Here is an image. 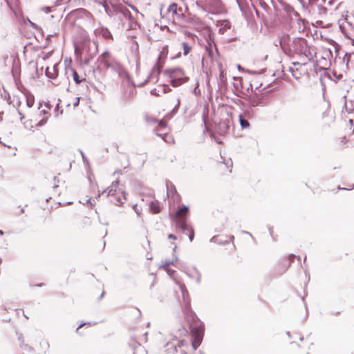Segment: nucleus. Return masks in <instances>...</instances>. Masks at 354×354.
<instances>
[{"instance_id": "nucleus-1", "label": "nucleus", "mask_w": 354, "mask_h": 354, "mask_svg": "<svg viewBox=\"0 0 354 354\" xmlns=\"http://www.w3.org/2000/svg\"><path fill=\"white\" fill-rule=\"evenodd\" d=\"M290 50L299 56L301 61L311 62L316 57V48L303 37L293 38Z\"/></svg>"}, {"instance_id": "nucleus-2", "label": "nucleus", "mask_w": 354, "mask_h": 354, "mask_svg": "<svg viewBox=\"0 0 354 354\" xmlns=\"http://www.w3.org/2000/svg\"><path fill=\"white\" fill-rule=\"evenodd\" d=\"M99 63L106 69L110 70L113 73L121 79L127 77V73L124 68L115 58L112 57L109 51L104 52L98 57Z\"/></svg>"}, {"instance_id": "nucleus-3", "label": "nucleus", "mask_w": 354, "mask_h": 354, "mask_svg": "<svg viewBox=\"0 0 354 354\" xmlns=\"http://www.w3.org/2000/svg\"><path fill=\"white\" fill-rule=\"evenodd\" d=\"M115 16L118 20L123 21L128 20L130 23H136L135 19L131 15V12L127 7H118L115 10Z\"/></svg>"}, {"instance_id": "nucleus-4", "label": "nucleus", "mask_w": 354, "mask_h": 354, "mask_svg": "<svg viewBox=\"0 0 354 354\" xmlns=\"http://www.w3.org/2000/svg\"><path fill=\"white\" fill-rule=\"evenodd\" d=\"M257 87L255 88L254 93L250 95L247 97V101L250 107L253 108L258 106H263L266 104V99L262 95L256 92Z\"/></svg>"}, {"instance_id": "nucleus-5", "label": "nucleus", "mask_w": 354, "mask_h": 354, "mask_svg": "<svg viewBox=\"0 0 354 354\" xmlns=\"http://www.w3.org/2000/svg\"><path fill=\"white\" fill-rule=\"evenodd\" d=\"M204 4L208 12L212 14H216L222 10V3L221 0H199Z\"/></svg>"}, {"instance_id": "nucleus-6", "label": "nucleus", "mask_w": 354, "mask_h": 354, "mask_svg": "<svg viewBox=\"0 0 354 354\" xmlns=\"http://www.w3.org/2000/svg\"><path fill=\"white\" fill-rule=\"evenodd\" d=\"M176 227L181 230L182 232L187 234L186 230H188V237L190 241H192L194 239V231L192 225L187 223L185 218H181L179 222H177Z\"/></svg>"}, {"instance_id": "nucleus-7", "label": "nucleus", "mask_w": 354, "mask_h": 354, "mask_svg": "<svg viewBox=\"0 0 354 354\" xmlns=\"http://www.w3.org/2000/svg\"><path fill=\"white\" fill-rule=\"evenodd\" d=\"M164 73L170 79H176L186 77L185 75L184 71L180 67L167 69L165 71Z\"/></svg>"}, {"instance_id": "nucleus-8", "label": "nucleus", "mask_w": 354, "mask_h": 354, "mask_svg": "<svg viewBox=\"0 0 354 354\" xmlns=\"http://www.w3.org/2000/svg\"><path fill=\"white\" fill-rule=\"evenodd\" d=\"M179 288L181 291L185 310H188L190 307V301L188 291L184 284L180 283Z\"/></svg>"}, {"instance_id": "nucleus-9", "label": "nucleus", "mask_w": 354, "mask_h": 354, "mask_svg": "<svg viewBox=\"0 0 354 354\" xmlns=\"http://www.w3.org/2000/svg\"><path fill=\"white\" fill-rule=\"evenodd\" d=\"M95 34L97 36H101L106 40L113 39V35L110 30L106 27H100L95 30Z\"/></svg>"}, {"instance_id": "nucleus-10", "label": "nucleus", "mask_w": 354, "mask_h": 354, "mask_svg": "<svg viewBox=\"0 0 354 354\" xmlns=\"http://www.w3.org/2000/svg\"><path fill=\"white\" fill-rule=\"evenodd\" d=\"M216 26L218 28V32L223 35L231 28V24L228 20H218Z\"/></svg>"}, {"instance_id": "nucleus-11", "label": "nucleus", "mask_w": 354, "mask_h": 354, "mask_svg": "<svg viewBox=\"0 0 354 354\" xmlns=\"http://www.w3.org/2000/svg\"><path fill=\"white\" fill-rule=\"evenodd\" d=\"M167 54H168V46H165L162 50L160 51V54H159V56L157 59V61H156V64H157V66H158V73H160V71H161V68L163 66V63H161V59H165L167 56Z\"/></svg>"}, {"instance_id": "nucleus-12", "label": "nucleus", "mask_w": 354, "mask_h": 354, "mask_svg": "<svg viewBox=\"0 0 354 354\" xmlns=\"http://www.w3.org/2000/svg\"><path fill=\"white\" fill-rule=\"evenodd\" d=\"M188 212H189V207L188 206L183 205L182 207H179L174 215V219L176 220V223L177 222H179V221L181 218H185L187 219L186 216L188 214Z\"/></svg>"}, {"instance_id": "nucleus-13", "label": "nucleus", "mask_w": 354, "mask_h": 354, "mask_svg": "<svg viewBox=\"0 0 354 354\" xmlns=\"http://www.w3.org/2000/svg\"><path fill=\"white\" fill-rule=\"evenodd\" d=\"M193 270H194V273L192 274L189 272L188 268H185L183 269V272L192 279H195L198 284H200L201 282V274L200 271L196 268L193 267Z\"/></svg>"}, {"instance_id": "nucleus-14", "label": "nucleus", "mask_w": 354, "mask_h": 354, "mask_svg": "<svg viewBox=\"0 0 354 354\" xmlns=\"http://www.w3.org/2000/svg\"><path fill=\"white\" fill-rule=\"evenodd\" d=\"M178 341L177 339H173L172 342H167L165 345V351L168 354H175L178 353Z\"/></svg>"}, {"instance_id": "nucleus-15", "label": "nucleus", "mask_w": 354, "mask_h": 354, "mask_svg": "<svg viewBox=\"0 0 354 354\" xmlns=\"http://www.w3.org/2000/svg\"><path fill=\"white\" fill-rule=\"evenodd\" d=\"M120 183L119 180H114L111 185L109 187L106 189L104 190L102 194L107 192V196H112L117 194V187Z\"/></svg>"}, {"instance_id": "nucleus-16", "label": "nucleus", "mask_w": 354, "mask_h": 354, "mask_svg": "<svg viewBox=\"0 0 354 354\" xmlns=\"http://www.w3.org/2000/svg\"><path fill=\"white\" fill-rule=\"evenodd\" d=\"M319 71H323L324 75L327 76L330 80L335 81V80H338L342 77V74L337 75L335 72H330L327 71L326 68L323 67H319Z\"/></svg>"}, {"instance_id": "nucleus-17", "label": "nucleus", "mask_w": 354, "mask_h": 354, "mask_svg": "<svg viewBox=\"0 0 354 354\" xmlns=\"http://www.w3.org/2000/svg\"><path fill=\"white\" fill-rule=\"evenodd\" d=\"M249 112L245 113L244 115L239 114V120L240 126L241 127L242 129H247L250 127V123L246 118V117L249 116Z\"/></svg>"}, {"instance_id": "nucleus-18", "label": "nucleus", "mask_w": 354, "mask_h": 354, "mask_svg": "<svg viewBox=\"0 0 354 354\" xmlns=\"http://www.w3.org/2000/svg\"><path fill=\"white\" fill-rule=\"evenodd\" d=\"M45 74L48 78L55 80L57 77V75H58V72L56 68V66L55 65L53 66L52 70H50L49 68V67H47L46 68Z\"/></svg>"}, {"instance_id": "nucleus-19", "label": "nucleus", "mask_w": 354, "mask_h": 354, "mask_svg": "<svg viewBox=\"0 0 354 354\" xmlns=\"http://www.w3.org/2000/svg\"><path fill=\"white\" fill-rule=\"evenodd\" d=\"M189 80L188 77H183L181 78H176V79H171L170 84L174 87H177L180 86L181 84L187 82Z\"/></svg>"}, {"instance_id": "nucleus-20", "label": "nucleus", "mask_w": 354, "mask_h": 354, "mask_svg": "<svg viewBox=\"0 0 354 354\" xmlns=\"http://www.w3.org/2000/svg\"><path fill=\"white\" fill-rule=\"evenodd\" d=\"M124 201H127L126 193L122 192H121V196H115L113 198V200H112V202L115 205L121 206L124 203Z\"/></svg>"}, {"instance_id": "nucleus-21", "label": "nucleus", "mask_w": 354, "mask_h": 354, "mask_svg": "<svg viewBox=\"0 0 354 354\" xmlns=\"http://www.w3.org/2000/svg\"><path fill=\"white\" fill-rule=\"evenodd\" d=\"M351 57V54L348 53H344V57L342 59L339 57L338 59L335 58V62L339 61L340 62H342L344 64H345L346 68H348V63L350 62V59Z\"/></svg>"}, {"instance_id": "nucleus-22", "label": "nucleus", "mask_w": 354, "mask_h": 354, "mask_svg": "<svg viewBox=\"0 0 354 354\" xmlns=\"http://www.w3.org/2000/svg\"><path fill=\"white\" fill-rule=\"evenodd\" d=\"M149 207H150V210L153 214H158L161 210L160 203L158 201H151L150 203Z\"/></svg>"}, {"instance_id": "nucleus-23", "label": "nucleus", "mask_w": 354, "mask_h": 354, "mask_svg": "<svg viewBox=\"0 0 354 354\" xmlns=\"http://www.w3.org/2000/svg\"><path fill=\"white\" fill-rule=\"evenodd\" d=\"M26 21H27L28 25L30 26V27H31L32 28L38 31L41 34V37H43L44 35V30L39 26H38L35 23L30 21L28 18L26 19Z\"/></svg>"}, {"instance_id": "nucleus-24", "label": "nucleus", "mask_w": 354, "mask_h": 354, "mask_svg": "<svg viewBox=\"0 0 354 354\" xmlns=\"http://www.w3.org/2000/svg\"><path fill=\"white\" fill-rule=\"evenodd\" d=\"M185 344H187V342L183 339L178 341V353H175V354H187L186 351L182 348Z\"/></svg>"}, {"instance_id": "nucleus-25", "label": "nucleus", "mask_w": 354, "mask_h": 354, "mask_svg": "<svg viewBox=\"0 0 354 354\" xmlns=\"http://www.w3.org/2000/svg\"><path fill=\"white\" fill-rule=\"evenodd\" d=\"M26 105L28 107L30 108L33 106L34 104V102H35V98H34V96L31 94L30 95H27L26 96Z\"/></svg>"}, {"instance_id": "nucleus-26", "label": "nucleus", "mask_w": 354, "mask_h": 354, "mask_svg": "<svg viewBox=\"0 0 354 354\" xmlns=\"http://www.w3.org/2000/svg\"><path fill=\"white\" fill-rule=\"evenodd\" d=\"M299 71V68H297L295 70L292 67H289L288 71L292 73V75L294 78L296 80H298L301 77V73H297V71Z\"/></svg>"}, {"instance_id": "nucleus-27", "label": "nucleus", "mask_w": 354, "mask_h": 354, "mask_svg": "<svg viewBox=\"0 0 354 354\" xmlns=\"http://www.w3.org/2000/svg\"><path fill=\"white\" fill-rule=\"evenodd\" d=\"M210 241L212 243H216V244H219V245H227L229 243V241L227 240H225V241L218 240L217 236H214L210 239Z\"/></svg>"}, {"instance_id": "nucleus-28", "label": "nucleus", "mask_w": 354, "mask_h": 354, "mask_svg": "<svg viewBox=\"0 0 354 354\" xmlns=\"http://www.w3.org/2000/svg\"><path fill=\"white\" fill-rule=\"evenodd\" d=\"M20 347L26 351H28V352H32L33 351V348L30 346H29L28 344H26L24 342V339H22V342L20 344Z\"/></svg>"}, {"instance_id": "nucleus-29", "label": "nucleus", "mask_w": 354, "mask_h": 354, "mask_svg": "<svg viewBox=\"0 0 354 354\" xmlns=\"http://www.w3.org/2000/svg\"><path fill=\"white\" fill-rule=\"evenodd\" d=\"M183 48V55H187L189 51L191 50L192 47L187 42L182 43Z\"/></svg>"}, {"instance_id": "nucleus-30", "label": "nucleus", "mask_w": 354, "mask_h": 354, "mask_svg": "<svg viewBox=\"0 0 354 354\" xmlns=\"http://www.w3.org/2000/svg\"><path fill=\"white\" fill-rule=\"evenodd\" d=\"M174 259L172 261L165 260L163 266H168L169 265H174L175 263L178 262V257L176 254H173Z\"/></svg>"}, {"instance_id": "nucleus-31", "label": "nucleus", "mask_w": 354, "mask_h": 354, "mask_svg": "<svg viewBox=\"0 0 354 354\" xmlns=\"http://www.w3.org/2000/svg\"><path fill=\"white\" fill-rule=\"evenodd\" d=\"M73 79L77 84H80L82 81L84 80V79L81 80L77 72L75 70H73Z\"/></svg>"}, {"instance_id": "nucleus-32", "label": "nucleus", "mask_w": 354, "mask_h": 354, "mask_svg": "<svg viewBox=\"0 0 354 354\" xmlns=\"http://www.w3.org/2000/svg\"><path fill=\"white\" fill-rule=\"evenodd\" d=\"M167 10L169 12H171L173 14H176L177 13V4L175 3L170 4L167 8Z\"/></svg>"}, {"instance_id": "nucleus-33", "label": "nucleus", "mask_w": 354, "mask_h": 354, "mask_svg": "<svg viewBox=\"0 0 354 354\" xmlns=\"http://www.w3.org/2000/svg\"><path fill=\"white\" fill-rule=\"evenodd\" d=\"M20 105L21 101L19 98L17 96H13V107L17 109L20 106Z\"/></svg>"}, {"instance_id": "nucleus-34", "label": "nucleus", "mask_w": 354, "mask_h": 354, "mask_svg": "<svg viewBox=\"0 0 354 354\" xmlns=\"http://www.w3.org/2000/svg\"><path fill=\"white\" fill-rule=\"evenodd\" d=\"M179 106H180V100L178 99L177 100V104L175 105V106L171 111V114H172V115L176 114L178 110Z\"/></svg>"}, {"instance_id": "nucleus-35", "label": "nucleus", "mask_w": 354, "mask_h": 354, "mask_svg": "<svg viewBox=\"0 0 354 354\" xmlns=\"http://www.w3.org/2000/svg\"><path fill=\"white\" fill-rule=\"evenodd\" d=\"M80 152L81 153V156H82V160H83V162L86 165V166H89V162H88V160L87 159V158L86 157L84 153L82 151V150H80Z\"/></svg>"}, {"instance_id": "nucleus-36", "label": "nucleus", "mask_w": 354, "mask_h": 354, "mask_svg": "<svg viewBox=\"0 0 354 354\" xmlns=\"http://www.w3.org/2000/svg\"><path fill=\"white\" fill-rule=\"evenodd\" d=\"M40 10H41L42 12H45V13H49L50 12H52V9H51V7L50 6H44V7H41L40 8Z\"/></svg>"}, {"instance_id": "nucleus-37", "label": "nucleus", "mask_w": 354, "mask_h": 354, "mask_svg": "<svg viewBox=\"0 0 354 354\" xmlns=\"http://www.w3.org/2000/svg\"><path fill=\"white\" fill-rule=\"evenodd\" d=\"M95 324H97V322H84V323H82V324H81L77 327V331L80 328H81L82 326H86V325L94 326V325H95Z\"/></svg>"}, {"instance_id": "nucleus-38", "label": "nucleus", "mask_w": 354, "mask_h": 354, "mask_svg": "<svg viewBox=\"0 0 354 354\" xmlns=\"http://www.w3.org/2000/svg\"><path fill=\"white\" fill-rule=\"evenodd\" d=\"M295 257H296V255H295V254H290V257H289L290 261L288 263V266H290L291 262L293 261V259L295 258ZM297 258L298 261L301 260V257L299 256H297Z\"/></svg>"}, {"instance_id": "nucleus-39", "label": "nucleus", "mask_w": 354, "mask_h": 354, "mask_svg": "<svg viewBox=\"0 0 354 354\" xmlns=\"http://www.w3.org/2000/svg\"><path fill=\"white\" fill-rule=\"evenodd\" d=\"M304 63H301V62H294L292 63V64L295 66H299V67H301L302 66H304L306 64L307 62L308 61H303Z\"/></svg>"}, {"instance_id": "nucleus-40", "label": "nucleus", "mask_w": 354, "mask_h": 354, "mask_svg": "<svg viewBox=\"0 0 354 354\" xmlns=\"http://www.w3.org/2000/svg\"><path fill=\"white\" fill-rule=\"evenodd\" d=\"M311 3H315L317 6H322V3H324L326 0H309Z\"/></svg>"}, {"instance_id": "nucleus-41", "label": "nucleus", "mask_w": 354, "mask_h": 354, "mask_svg": "<svg viewBox=\"0 0 354 354\" xmlns=\"http://www.w3.org/2000/svg\"><path fill=\"white\" fill-rule=\"evenodd\" d=\"M46 121H47V118H44L43 119H41L37 124V126L38 127H41L43 125H44L46 123Z\"/></svg>"}, {"instance_id": "nucleus-42", "label": "nucleus", "mask_w": 354, "mask_h": 354, "mask_svg": "<svg viewBox=\"0 0 354 354\" xmlns=\"http://www.w3.org/2000/svg\"><path fill=\"white\" fill-rule=\"evenodd\" d=\"M167 189L168 192H169L170 190H172V189L176 191L174 185H172L171 183H169V182L167 183Z\"/></svg>"}, {"instance_id": "nucleus-43", "label": "nucleus", "mask_w": 354, "mask_h": 354, "mask_svg": "<svg viewBox=\"0 0 354 354\" xmlns=\"http://www.w3.org/2000/svg\"><path fill=\"white\" fill-rule=\"evenodd\" d=\"M133 210L135 211V212L137 214V215H138V216H140L141 210H140V209L138 208V205H137V204H134V205H133Z\"/></svg>"}, {"instance_id": "nucleus-44", "label": "nucleus", "mask_w": 354, "mask_h": 354, "mask_svg": "<svg viewBox=\"0 0 354 354\" xmlns=\"http://www.w3.org/2000/svg\"><path fill=\"white\" fill-rule=\"evenodd\" d=\"M57 35V32H54L53 34H49L46 36V41L48 42L49 41V43H50V38Z\"/></svg>"}, {"instance_id": "nucleus-45", "label": "nucleus", "mask_w": 354, "mask_h": 354, "mask_svg": "<svg viewBox=\"0 0 354 354\" xmlns=\"http://www.w3.org/2000/svg\"><path fill=\"white\" fill-rule=\"evenodd\" d=\"M170 91H171V89L169 88V86L168 85L165 84V85L163 86V92H164L165 93H168V92H169Z\"/></svg>"}, {"instance_id": "nucleus-46", "label": "nucleus", "mask_w": 354, "mask_h": 354, "mask_svg": "<svg viewBox=\"0 0 354 354\" xmlns=\"http://www.w3.org/2000/svg\"><path fill=\"white\" fill-rule=\"evenodd\" d=\"M150 93L155 96L159 95L158 91L156 88L151 90Z\"/></svg>"}, {"instance_id": "nucleus-47", "label": "nucleus", "mask_w": 354, "mask_h": 354, "mask_svg": "<svg viewBox=\"0 0 354 354\" xmlns=\"http://www.w3.org/2000/svg\"><path fill=\"white\" fill-rule=\"evenodd\" d=\"M223 163L225 164L227 168L232 166V162L231 160H229L227 162L224 161Z\"/></svg>"}, {"instance_id": "nucleus-48", "label": "nucleus", "mask_w": 354, "mask_h": 354, "mask_svg": "<svg viewBox=\"0 0 354 354\" xmlns=\"http://www.w3.org/2000/svg\"><path fill=\"white\" fill-rule=\"evenodd\" d=\"M158 124L160 127H162V128H165L166 127V122L163 120H160Z\"/></svg>"}, {"instance_id": "nucleus-49", "label": "nucleus", "mask_w": 354, "mask_h": 354, "mask_svg": "<svg viewBox=\"0 0 354 354\" xmlns=\"http://www.w3.org/2000/svg\"><path fill=\"white\" fill-rule=\"evenodd\" d=\"M168 238H169V239H174V240L177 239V236H176V235L173 234H169L168 235Z\"/></svg>"}, {"instance_id": "nucleus-50", "label": "nucleus", "mask_w": 354, "mask_h": 354, "mask_svg": "<svg viewBox=\"0 0 354 354\" xmlns=\"http://www.w3.org/2000/svg\"><path fill=\"white\" fill-rule=\"evenodd\" d=\"M17 113H18L19 115L20 116V120L21 121L25 118V115L18 109H17Z\"/></svg>"}, {"instance_id": "nucleus-51", "label": "nucleus", "mask_w": 354, "mask_h": 354, "mask_svg": "<svg viewBox=\"0 0 354 354\" xmlns=\"http://www.w3.org/2000/svg\"><path fill=\"white\" fill-rule=\"evenodd\" d=\"M167 273L169 276H172L174 275V274L175 273V270H171V269H168L167 270Z\"/></svg>"}, {"instance_id": "nucleus-52", "label": "nucleus", "mask_w": 354, "mask_h": 354, "mask_svg": "<svg viewBox=\"0 0 354 354\" xmlns=\"http://www.w3.org/2000/svg\"><path fill=\"white\" fill-rule=\"evenodd\" d=\"M7 103L8 104H12L13 105V99L12 100L11 97L10 95H8V101H7Z\"/></svg>"}, {"instance_id": "nucleus-53", "label": "nucleus", "mask_w": 354, "mask_h": 354, "mask_svg": "<svg viewBox=\"0 0 354 354\" xmlns=\"http://www.w3.org/2000/svg\"><path fill=\"white\" fill-rule=\"evenodd\" d=\"M80 103V97H77L75 102L73 103V106H77Z\"/></svg>"}, {"instance_id": "nucleus-54", "label": "nucleus", "mask_w": 354, "mask_h": 354, "mask_svg": "<svg viewBox=\"0 0 354 354\" xmlns=\"http://www.w3.org/2000/svg\"><path fill=\"white\" fill-rule=\"evenodd\" d=\"M156 136L162 138L163 140L165 139V136H167L166 133H164V134H161V133H158V132L156 133Z\"/></svg>"}, {"instance_id": "nucleus-55", "label": "nucleus", "mask_w": 354, "mask_h": 354, "mask_svg": "<svg viewBox=\"0 0 354 354\" xmlns=\"http://www.w3.org/2000/svg\"><path fill=\"white\" fill-rule=\"evenodd\" d=\"M149 77H147V79L142 83H141L139 86H142L143 85H145L148 81H149Z\"/></svg>"}, {"instance_id": "nucleus-56", "label": "nucleus", "mask_w": 354, "mask_h": 354, "mask_svg": "<svg viewBox=\"0 0 354 354\" xmlns=\"http://www.w3.org/2000/svg\"><path fill=\"white\" fill-rule=\"evenodd\" d=\"M158 299H159V301L160 302H162L164 301L165 297H164V296L160 295Z\"/></svg>"}, {"instance_id": "nucleus-57", "label": "nucleus", "mask_w": 354, "mask_h": 354, "mask_svg": "<svg viewBox=\"0 0 354 354\" xmlns=\"http://www.w3.org/2000/svg\"><path fill=\"white\" fill-rule=\"evenodd\" d=\"M234 236L233 235H231L230 236V240H227V241H229V243H230V242H232L234 241Z\"/></svg>"}, {"instance_id": "nucleus-58", "label": "nucleus", "mask_w": 354, "mask_h": 354, "mask_svg": "<svg viewBox=\"0 0 354 354\" xmlns=\"http://www.w3.org/2000/svg\"><path fill=\"white\" fill-rule=\"evenodd\" d=\"M50 44L49 41H46L44 43V46H43V48H46L48 45Z\"/></svg>"}, {"instance_id": "nucleus-59", "label": "nucleus", "mask_w": 354, "mask_h": 354, "mask_svg": "<svg viewBox=\"0 0 354 354\" xmlns=\"http://www.w3.org/2000/svg\"><path fill=\"white\" fill-rule=\"evenodd\" d=\"M241 232H242L243 234H248V235H249V236H252V234H251L250 232H247V231H244V230H243Z\"/></svg>"}, {"instance_id": "nucleus-60", "label": "nucleus", "mask_w": 354, "mask_h": 354, "mask_svg": "<svg viewBox=\"0 0 354 354\" xmlns=\"http://www.w3.org/2000/svg\"><path fill=\"white\" fill-rule=\"evenodd\" d=\"M173 244L174 245V247L173 248V252L174 253L176 250V248H177V245H176V243H173Z\"/></svg>"}, {"instance_id": "nucleus-61", "label": "nucleus", "mask_w": 354, "mask_h": 354, "mask_svg": "<svg viewBox=\"0 0 354 354\" xmlns=\"http://www.w3.org/2000/svg\"><path fill=\"white\" fill-rule=\"evenodd\" d=\"M104 294H105V292H102V293L101 294V295H100V297H99V299H100H100H102L103 298V297H104Z\"/></svg>"}, {"instance_id": "nucleus-62", "label": "nucleus", "mask_w": 354, "mask_h": 354, "mask_svg": "<svg viewBox=\"0 0 354 354\" xmlns=\"http://www.w3.org/2000/svg\"><path fill=\"white\" fill-rule=\"evenodd\" d=\"M347 23L351 27V28L353 29V30H354V26H353V24L351 22H348V21Z\"/></svg>"}, {"instance_id": "nucleus-63", "label": "nucleus", "mask_w": 354, "mask_h": 354, "mask_svg": "<svg viewBox=\"0 0 354 354\" xmlns=\"http://www.w3.org/2000/svg\"><path fill=\"white\" fill-rule=\"evenodd\" d=\"M18 339H19V342H20V344H21V342H22V339H24V338H23V337H22V336H20V337H19Z\"/></svg>"}, {"instance_id": "nucleus-64", "label": "nucleus", "mask_w": 354, "mask_h": 354, "mask_svg": "<svg viewBox=\"0 0 354 354\" xmlns=\"http://www.w3.org/2000/svg\"><path fill=\"white\" fill-rule=\"evenodd\" d=\"M8 95H9V94L8 93L6 95H5L4 99H5L6 101H8Z\"/></svg>"}]
</instances>
